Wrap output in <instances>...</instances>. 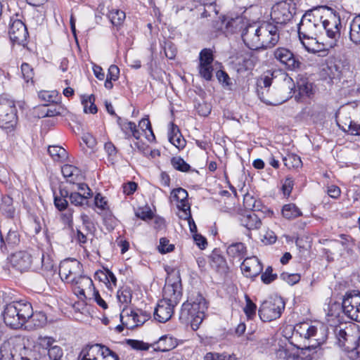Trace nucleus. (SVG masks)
<instances>
[{"label": "nucleus", "instance_id": "nucleus-1", "mask_svg": "<svg viewBox=\"0 0 360 360\" xmlns=\"http://www.w3.org/2000/svg\"><path fill=\"white\" fill-rule=\"evenodd\" d=\"M181 295V284L178 272L170 274L166 279L163 298L158 302L155 309V319L160 323L169 321L174 313V307L179 302Z\"/></svg>", "mask_w": 360, "mask_h": 360}, {"label": "nucleus", "instance_id": "nucleus-2", "mask_svg": "<svg viewBox=\"0 0 360 360\" xmlns=\"http://www.w3.org/2000/svg\"><path fill=\"white\" fill-rule=\"evenodd\" d=\"M286 338L298 349H316L326 340V328L320 323L311 325L307 322L300 323L294 326L292 335Z\"/></svg>", "mask_w": 360, "mask_h": 360}, {"label": "nucleus", "instance_id": "nucleus-3", "mask_svg": "<svg viewBox=\"0 0 360 360\" xmlns=\"http://www.w3.org/2000/svg\"><path fill=\"white\" fill-rule=\"evenodd\" d=\"M242 39L250 49H267L275 46L280 39L277 26L264 22L259 26L250 25L242 33Z\"/></svg>", "mask_w": 360, "mask_h": 360}, {"label": "nucleus", "instance_id": "nucleus-4", "mask_svg": "<svg viewBox=\"0 0 360 360\" xmlns=\"http://www.w3.org/2000/svg\"><path fill=\"white\" fill-rule=\"evenodd\" d=\"M0 360H45L34 357L33 352L25 346L24 338L13 337L0 346Z\"/></svg>", "mask_w": 360, "mask_h": 360}, {"label": "nucleus", "instance_id": "nucleus-5", "mask_svg": "<svg viewBox=\"0 0 360 360\" xmlns=\"http://www.w3.org/2000/svg\"><path fill=\"white\" fill-rule=\"evenodd\" d=\"M207 304L205 298L200 294L184 302L181 310L180 318L189 321L193 330L199 328L205 317Z\"/></svg>", "mask_w": 360, "mask_h": 360}, {"label": "nucleus", "instance_id": "nucleus-6", "mask_svg": "<svg viewBox=\"0 0 360 360\" xmlns=\"http://www.w3.org/2000/svg\"><path fill=\"white\" fill-rule=\"evenodd\" d=\"M326 8H314L307 11L298 24L299 37H311L322 33V18L327 14Z\"/></svg>", "mask_w": 360, "mask_h": 360}, {"label": "nucleus", "instance_id": "nucleus-7", "mask_svg": "<svg viewBox=\"0 0 360 360\" xmlns=\"http://www.w3.org/2000/svg\"><path fill=\"white\" fill-rule=\"evenodd\" d=\"M31 314V304L22 300L6 304L3 313L4 323L11 328L18 329L27 323Z\"/></svg>", "mask_w": 360, "mask_h": 360}, {"label": "nucleus", "instance_id": "nucleus-8", "mask_svg": "<svg viewBox=\"0 0 360 360\" xmlns=\"http://www.w3.org/2000/svg\"><path fill=\"white\" fill-rule=\"evenodd\" d=\"M279 83L273 87L272 96L262 98L267 101L268 105H278L292 98L295 84L293 79L285 72H280Z\"/></svg>", "mask_w": 360, "mask_h": 360}, {"label": "nucleus", "instance_id": "nucleus-9", "mask_svg": "<svg viewBox=\"0 0 360 360\" xmlns=\"http://www.w3.org/2000/svg\"><path fill=\"white\" fill-rule=\"evenodd\" d=\"M18 116L15 101L6 95L0 96V127L13 129Z\"/></svg>", "mask_w": 360, "mask_h": 360}, {"label": "nucleus", "instance_id": "nucleus-10", "mask_svg": "<svg viewBox=\"0 0 360 360\" xmlns=\"http://www.w3.org/2000/svg\"><path fill=\"white\" fill-rule=\"evenodd\" d=\"M284 308L285 303L281 297H271L262 303L258 311L259 316L264 322L271 321L281 316Z\"/></svg>", "mask_w": 360, "mask_h": 360}, {"label": "nucleus", "instance_id": "nucleus-11", "mask_svg": "<svg viewBox=\"0 0 360 360\" xmlns=\"http://www.w3.org/2000/svg\"><path fill=\"white\" fill-rule=\"evenodd\" d=\"M79 357L81 360H119L114 352L101 344L86 346L80 352Z\"/></svg>", "mask_w": 360, "mask_h": 360}, {"label": "nucleus", "instance_id": "nucleus-12", "mask_svg": "<svg viewBox=\"0 0 360 360\" xmlns=\"http://www.w3.org/2000/svg\"><path fill=\"white\" fill-rule=\"evenodd\" d=\"M342 308L348 318L360 322V292L352 290L346 292L342 298Z\"/></svg>", "mask_w": 360, "mask_h": 360}, {"label": "nucleus", "instance_id": "nucleus-13", "mask_svg": "<svg viewBox=\"0 0 360 360\" xmlns=\"http://www.w3.org/2000/svg\"><path fill=\"white\" fill-rule=\"evenodd\" d=\"M274 58L286 70L297 71L300 69L302 63L297 56L285 47H278L274 51Z\"/></svg>", "mask_w": 360, "mask_h": 360}, {"label": "nucleus", "instance_id": "nucleus-14", "mask_svg": "<svg viewBox=\"0 0 360 360\" xmlns=\"http://www.w3.org/2000/svg\"><path fill=\"white\" fill-rule=\"evenodd\" d=\"M82 264L76 259H65L59 266V275L63 281L73 284L81 276Z\"/></svg>", "mask_w": 360, "mask_h": 360}, {"label": "nucleus", "instance_id": "nucleus-15", "mask_svg": "<svg viewBox=\"0 0 360 360\" xmlns=\"http://www.w3.org/2000/svg\"><path fill=\"white\" fill-rule=\"evenodd\" d=\"M150 318V314L141 310H132L124 307L120 313V321L127 328L133 329L143 324Z\"/></svg>", "mask_w": 360, "mask_h": 360}, {"label": "nucleus", "instance_id": "nucleus-16", "mask_svg": "<svg viewBox=\"0 0 360 360\" xmlns=\"http://www.w3.org/2000/svg\"><path fill=\"white\" fill-rule=\"evenodd\" d=\"M293 10L290 1H279L271 8V19L276 24H286L292 18Z\"/></svg>", "mask_w": 360, "mask_h": 360}, {"label": "nucleus", "instance_id": "nucleus-17", "mask_svg": "<svg viewBox=\"0 0 360 360\" xmlns=\"http://www.w3.org/2000/svg\"><path fill=\"white\" fill-rule=\"evenodd\" d=\"M188 195L187 191L182 188L173 189L171 192L170 200L176 204L180 211L179 216L181 219L191 217V206L188 202Z\"/></svg>", "mask_w": 360, "mask_h": 360}, {"label": "nucleus", "instance_id": "nucleus-18", "mask_svg": "<svg viewBox=\"0 0 360 360\" xmlns=\"http://www.w3.org/2000/svg\"><path fill=\"white\" fill-rule=\"evenodd\" d=\"M322 32L324 30L331 40L337 41L340 36L341 22L339 16L330 13L322 18Z\"/></svg>", "mask_w": 360, "mask_h": 360}, {"label": "nucleus", "instance_id": "nucleus-19", "mask_svg": "<svg viewBox=\"0 0 360 360\" xmlns=\"http://www.w3.org/2000/svg\"><path fill=\"white\" fill-rule=\"evenodd\" d=\"M56 340L49 336H39L37 338V344L41 348L48 351V355L51 360H60L63 352L62 348L56 345Z\"/></svg>", "mask_w": 360, "mask_h": 360}, {"label": "nucleus", "instance_id": "nucleus-20", "mask_svg": "<svg viewBox=\"0 0 360 360\" xmlns=\"http://www.w3.org/2000/svg\"><path fill=\"white\" fill-rule=\"evenodd\" d=\"M10 262L14 269L20 272H23L30 268L32 262H34V259H32V255L29 252L19 251L11 255Z\"/></svg>", "mask_w": 360, "mask_h": 360}, {"label": "nucleus", "instance_id": "nucleus-21", "mask_svg": "<svg viewBox=\"0 0 360 360\" xmlns=\"http://www.w3.org/2000/svg\"><path fill=\"white\" fill-rule=\"evenodd\" d=\"M72 285L74 287L75 293L81 298H86V294L90 295L96 290L91 278L84 275L79 276Z\"/></svg>", "mask_w": 360, "mask_h": 360}, {"label": "nucleus", "instance_id": "nucleus-22", "mask_svg": "<svg viewBox=\"0 0 360 360\" xmlns=\"http://www.w3.org/2000/svg\"><path fill=\"white\" fill-rule=\"evenodd\" d=\"M278 73V72L276 71L267 72V75H266L262 80L257 84V95L259 99L266 104L267 101L262 98V95L264 98H271V96H272L273 88H271V85L273 81L277 77L276 75Z\"/></svg>", "mask_w": 360, "mask_h": 360}, {"label": "nucleus", "instance_id": "nucleus-23", "mask_svg": "<svg viewBox=\"0 0 360 360\" xmlns=\"http://www.w3.org/2000/svg\"><path fill=\"white\" fill-rule=\"evenodd\" d=\"M240 268L247 277H255L262 272L263 266L257 257H251L244 259Z\"/></svg>", "mask_w": 360, "mask_h": 360}, {"label": "nucleus", "instance_id": "nucleus-24", "mask_svg": "<svg viewBox=\"0 0 360 360\" xmlns=\"http://www.w3.org/2000/svg\"><path fill=\"white\" fill-rule=\"evenodd\" d=\"M9 36L11 40L17 42H23L28 34L27 27L20 20L13 22L9 29Z\"/></svg>", "mask_w": 360, "mask_h": 360}, {"label": "nucleus", "instance_id": "nucleus-25", "mask_svg": "<svg viewBox=\"0 0 360 360\" xmlns=\"http://www.w3.org/2000/svg\"><path fill=\"white\" fill-rule=\"evenodd\" d=\"M241 225L248 230L258 229L262 225L259 217L253 212H246L240 218Z\"/></svg>", "mask_w": 360, "mask_h": 360}, {"label": "nucleus", "instance_id": "nucleus-26", "mask_svg": "<svg viewBox=\"0 0 360 360\" xmlns=\"http://www.w3.org/2000/svg\"><path fill=\"white\" fill-rule=\"evenodd\" d=\"M61 172L67 181L72 184L83 179L80 169L71 165H63L61 168Z\"/></svg>", "mask_w": 360, "mask_h": 360}, {"label": "nucleus", "instance_id": "nucleus-27", "mask_svg": "<svg viewBox=\"0 0 360 360\" xmlns=\"http://www.w3.org/2000/svg\"><path fill=\"white\" fill-rule=\"evenodd\" d=\"M168 131L169 142L177 148H183L185 146L186 141L180 133L179 127L174 123H170Z\"/></svg>", "mask_w": 360, "mask_h": 360}, {"label": "nucleus", "instance_id": "nucleus-28", "mask_svg": "<svg viewBox=\"0 0 360 360\" xmlns=\"http://www.w3.org/2000/svg\"><path fill=\"white\" fill-rule=\"evenodd\" d=\"M27 323L29 324L27 327L31 328H41L46 323V316L41 311L34 313L31 306V314L27 317Z\"/></svg>", "mask_w": 360, "mask_h": 360}, {"label": "nucleus", "instance_id": "nucleus-29", "mask_svg": "<svg viewBox=\"0 0 360 360\" xmlns=\"http://www.w3.org/2000/svg\"><path fill=\"white\" fill-rule=\"evenodd\" d=\"M117 123L121 127L122 131L125 134L126 138L131 136L139 139L140 137L139 131L136 129V125L133 122H122L121 117H117Z\"/></svg>", "mask_w": 360, "mask_h": 360}, {"label": "nucleus", "instance_id": "nucleus-30", "mask_svg": "<svg viewBox=\"0 0 360 360\" xmlns=\"http://www.w3.org/2000/svg\"><path fill=\"white\" fill-rule=\"evenodd\" d=\"M0 212L8 218L14 217L15 208L13 205V200L10 196L5 195L2 197L0 203Z\"/></svg>", "mask_w": 360, "mask_h": 360}, {"label": "nucleus", "instance_id": "nucleus-31", "mask_svg": "<svg viewBox=\"0 0 360 360\" xmlns=\"http://www.w3.org/2000/svg\"><path fill=\"white\" fill-rule=\"evenodd\" d=\"M226 252L229 257L240 261L246 254V247L243 243H232L228 246Z\"/></svg>", "mask_w": 360, "mask_h": 360}, {"label": "nucleus", "instance_id": "nucleus-32", "mask_svg": "<svg viewBox=\"0 0 360 360\" xmlns=\"http://www.w3.org/2000/svg\"><path fill=\"white\" fill-rule=\"evenodd\" d=\"M20 238L17 231L11 229L6 236L1 233L0 248L3 251L4 248L6 249V245L13 247L18 244Z\"/></svg>", "mask_w": 360, "mask_h": 360}, {"label": "nucleus", "instance_id": "nucleus-33", "mask_svg": "<svg viewBox=\"0 0 360 360\" xmlns=\"http://www.w3.org/2000/svg\"><path fill=\"white\" fill-rule=\"evenodd\" d=\"M350 39L356 44H360V15L356 16L350 24Z\"/></svg>", "mask_w": 360, "mask_h": 360}, {"label": "nucleus", "instance_id": "nucleus-34", "mask_svg": "<svg viewBox=\"0 0 360 360\" xmlns=\"http://www.w3.org/2000/svg\"><path fill=\"white\" fill-rule=\"evenodd\" d=\"M67 197L69 198L67 190L60 189L59 194L54 193V205L58 210L62 211L66 209L68 204Z\"/></svg>", "mask_w": 360, "mask_h": 360}, {"label": "nucleus", "instance_id": "nucleus-35", "mask_svg": "<svg viewBox=\"0 0 360 360\" xmlns=\"http://www.w3.org/2000/svg\"><path fill=\"white\" fill-rule=\"evenodd\" d=\"M282 214L287 219H294L302 214L300 210L292 203L285 205L282 209Z\"/></svg>", "mask_w": 360, "mask_h": 360}, {"label": "nucleus", "instance_id": "nucleus-36", "mask_svg": "<svg viewBox=\"0 0 360 360\" xmlns=\"http://www.w3.org/2000/svg\"><path fill=\"white\" fill-rule=\"evenodd\" d=\"M48 152L54 161L62 162L68 158L65 149L58 146H49Z\"/></svg>", "mask_w": 360, "mask_h": 360}, {"label": "nucleus", "instance_id": "nucleus-37", "mask_svg": "<svg viewBox=\"0 0 360 360\" xmlns=\"http://www.w3.org/2000/svg\"><path fill=\"white\" fill-rule=\"evenodd\" d=\"M299 94L301 96L311 97L314 94V85L305 79H302L297 82Z\"/></svg>", "mask_w": 360, "mask_h": 360}, {"label": "nucleus", "instance_id": "nucleus-38", "mask_svg": "<svg viewBox=\"0 0 360 360\" xmlns=\"http://www.w3.org/2000/svg\"><path fill=\"white\" fill-rule=\"evenodd\" d=\"M39 98L44 102V105L57 103L59 99L58 94L56 91H41L39 92Z\"/></svg>", "mask_w": 360, "mask_h": 360}, {"label": "nucleus", "instance_id": "nucleus-39", "mask_svg": "<svg viewBox=\"0 0 360 360\" xmlns=\"http://www.w3.org/2000/svg\"><path fill=\"white\" fill-rule=\"evenodd\" d=\"M39 262H41V269L46 272L52 271L54 268L53 261L48 255L42 253L41 256L35 257L34 263L37 264Z\"/></svg>", "mask_w": 360, "mask_h": 360}, {"label": "nucleus", "instance_id": "nucleus-40", "mask_svg": "<svg viewBox=\"0 0 360 360\" xmlns=\"http://www.w3.org/2000/svg\"><path fill=\"white\" fill-rule=\"evenodd\" d=\"M84 193L71 192L69 195V200L71 204L75 206H88L89 198L84 195Z\"/></svg>", "mask_w": 360, "mask_h": 360}, {"label": "nucleus", "instance_id": "nucleus-41", "mask_svg": "<svg viewBox=\"0 0 360 360\" xmlns=\"http://www.w3.org/2000/svg\"><path fill=\"white\" fill-rule=\"evenodd\" d=\"M283 164L289 169L298 168L302 166L300 158L295 154H289L283 158Z\"/></svg>", "mask_w": 360, "mask_h": 360}, {"label": "nucleus", "instance_id": "nucleus-42", "mask_svg": "<svg viewBox=\"0 0 360 360\" xmlns=\"http://www.w3.org/2000/svg\"><path fill=\"white\" fill-rule=\"evenodd\" d=\"M108 18H110L112 25L118 26L124 22L126 18V15L124 11L115 9L110 11Z\"/></svg>", "mask_w": 360, "mask_h": 360}, {"label": "nucleus", "instance_id": "nucleus-43", "mask_svg": "<svg viewBox=\"0 0 360 360\" xmlns=\"http://www.w3.org/2000/svg\"><path fill=\"white\" fill-rule=\"evenodd\" d=\"M94 102L95 97L94 95L89 96L86 98H83L82 104L84 105V110L85 112H90L92 114L97 112V107L94 104Z\"/></svg>", "mask_w": 360, "mask_h": 360}, {"label": "nucleus", "instance_id": "nucleus-44", "mask_svg": "<svg viewBox=\"0 0 360 360\" xmlns=\"http://www.w3.org/2000/svg\"><path fill=\"white\" fill-rule=\"evenodd\" d=\"M171 164L172 167L180 172H188L191 167L187 164L181 157H174L171 159Z\"/></svg>", "mask_w": 360, "mask_h": 360}, {"label": "nucleus", "instance_id": "nucleus-45", "mask_svg": "<svg viewBox=\"0 0 360 360\" xmlns=\"http://www.w3.org/2000/svg\"><path fill=\"white\" fill-rule=\"evenodd\" d=\"M131 290L127 288L117 291V298L118 302L122 304H125V306H127V304L131 302Z\"/></svg>", "mask_w": 360, "mask_h": 360}, {"label": "nucleus", "instance_id": "nucleus-46", "mask_svg": "<svg viewBox=\"0 0 360 360\" xmlns=\"http://www.w3.org/2000/svg\"><path fill=\"white\" fill-rule=\"evenodd\" d=\"M199 60V65H212L214 60V58L211 49H202L200 53Z\"/></svg>", "mask_w": 360, "mask_h": 360}, {"label": "nucleus", "instance_id": "nucleus-47", "mask_svg": "<svg viewBox=\"0 0 360 360\" xmlns=\"http://www.w3.org/2000/svg\"><path fill=\"white\" fill-rule=\"evenodd\" d=\"M317 36H312L311 37H299L304 49L309 52H316V49L315 46L316 45Z\"/></svg>", "mask_w": 360, "mask_h": 360}, {"label": "nucleus", "instance_id": "nucleus-48", "mask_svg": "<svg viewBox=\"0 0 360 360\" xmlns=\"http://www.w3.org/2000/svg\"><path fill=\"white\" fill-rule=\"evenodd\" d=\"M158 347L160 350L165 352L173 348L172 338L167 335L162 336L157 342Z\"/></svg>", "mask_w": 360, "mask_h": 360}, {"label": "nucleus", "instance_id": "nucleus-49", "mask_svg": "<svg viewBox=\"0 0 360 360\" xmlns=\"http://www.w3.org/2000/svg\"><path fill=\"white\" fill-rule=\"evenodd\" d=\"M245 301L246 305L244 307L243 310L247 317L251 319L256 314L257 306L255 304L252 302V301L248 295H245Z\"/></svg>", "mask_w": 360, "mask_h": 360}, {"label": "nucleus", "instance_id": "nucleus-50", "mask_svg": "<svg viewBox=\"0 0 360 360\" xmlns=\"http://www.w3.org/2000/svg\"><path fill=\"white\" fill-rule=\"evenodd\" d=\"M200 75L206 79L210 81L212 77L213 68L212 65H199L198 66Z\"/></svg>", "mask_w": 360, "mask_h": 360}, {"label": "nucleus", "instance_id": "nucleus-51", "mask_svg": "<svg viewBox=\"0 0 360 360\" xmlns=\"http://www.w3.org/2000/svg\"><path fill=\"white\" fill-rule=\"evenodd\" d=\"M174 245L169 243V240L167 238H161L160 239V245L158 250L162 254H165L173 251Z\"/></svg>", "mask_w": 360, "mask_h": 360}, {"label": "nucleus", "instance_id": "nucleus-52", "mask_svg": "<svg viewBox=\"0 0 360 360\" xmlns=\"http://www.w3.org/2000/svg\"><path fill=\"white\" fill-rule=\"evenodd\" d=\"M204 360H239L235 354L229 356H221L219 354L207 353Z\"/></svg>", "mask_w": 360, "mask_h": 360}, {"label": "nucleus", "instance_id": "nucleus-53", "mask_svg": "<svg viewBox=\"0 0 360 360\" xmlns=\"http://www.w3.org/2000/svg\"><path fill=\"white\" fill-rule=\"evenodd\" d=\"M76 186V189L74 192L84 193V195L86 196L87 198H91L93 195V193L91 190L89 188L87 184L84 183H77L75 184Z\"/></svg>", "mask_w": 360, "mask_h": 360}, {"label": "nucleus", "instance_id": "nucleus-54", "mask_svg": "<svg viewBox=\"0 0 360 360\" xmlns=\"http://www.w3.org/2000/svg\"><path fill=\"white\" fill-rule=\"evenodd\" d=\"M21 72L24 79L28 82L32 80L34 76L33 69L28 63H22L21 65Z\"/></svg>", "mask_w": 360, "mask_h": 360}, {"label": "nucleus", "instance_id": "nucleus-55", "mask_svg": "<svg viewBox=\"0 0 360 360\" xmlns=\"http://www.w3.org/2000/svg\"><path fill=\"white\" fill-rule=\"evenodd\" d=\"M273 269L271 266H268L265 271L262 274L261 278L263 283L265 284H269L274 281L277 275L272 273Z\"/></svg>", "mask_w": 360, "mask_h": 360}, {"label": "nucleus", "instance_id": "nucleus-56", "mask_svg": "<svg viewBox=\"0 0 360 360\" xmlns=\"http://www.w3.org/2000/svg\"><path fill=\"white\" fill-rule=\"evenodd\" d=\"M216 77L218 81L221 83L223 86H229L232 84L229 75L221 70L217 72Z\"/></svg>", "mask_w": 360, "mask_h": 360}, {"label": "nucleus", "instance_id": "nucleus-57", "mask_svg": "<svg viewBox=\"0 0 360 360\" xmlns=\"http://www.w3.org/2000/svg\"><path fill=\"white\" fill-rule=\"evenodd\" d=\"M281 277L290 285L296 284L300 280V276L297 274H289L288 273H283Z\"/></svg>", "mask_w": 360, "mask_h": 360}, {"label": "nucleus", "instance_id": "nucleus-58", "mask_svg": "<svg viewBox=\"0 0 360 360\" xmlns=\"http://www.w3.org/2000/svg\"><path fill=\"white\" fill-rule=\"evenodd\" d=\"M136 216L141 219H151L153 218V212L149 207L139 208L136 212Z\"/></svg>", "mask_w": 360, "mask_h": 360}, {"label": "nucleus", "instance_id": "nucleus-59", "mask_svg": "<svg viewBox=\"0 0 360 360\" xmlns=\"http://www.w3.org/2000/svg\"><path fill=\"white\" fill-rule=\"evenodd\" d=\"M139 126L143 130L148 129L149 131V132L151 134V137H152L151 139L150 138H148V140L149 141L152 142L155 139V135L152 130L151 124H150V122L148 118H143L139 122Z\"/></svg>", "mask_w": 360, "mask_h": 360}, {"label": "nucleus", "instance_id": "nucleus-60", "mask_svg": "<svg viewBox=\"0 0 360 360\" xmlns=\"http://www.w3.org/2000/svg\"><path fill=\"white\" fill-rule=\"evenodd\" d=\"M293 188V180L291 177H287L281 187V190L284 195L289 196Z\"/></svg>", "mask_w": 360, "mask_h": 360}, {"label": "nucleus", "instance_id": "nucleus-61", "mask_svg": "<svg viewBox=\"0 0 360 360\" xmlns=\"http://www.w3.org/2000/svg\"><path fill=\"white\" fill-rule=\"evenodd\" d=\"M256 200L250 194L244 195L243 204L246 209L256 210Z\"/></svg>", "mask_w": 360, "mask_h": 360}, {"label": "nucleus", "instance_id": "nucleus-62", "mask_svg": "<svg viewBox=\"0 0 360 360\" xmlns=\"http://www.w3.org/2000/svg\"><path fill=\"white\" fill-rule=\"evenodd\" d=\"M335 335L339 341V344L340 345H344L345 342L347 340V333L345 329H342L341 327H336L335 329Z\"/></svg>", "mask_w": 360, "mask_h": 360}, {"label": "nucleus", "instance_id": "nucleus-63", "mask_svg": "<svg viewBox=\"0 0 360 360\" xmlns=\"http://www.w3.org/2000/svg\"><path fill=\"white\" fill-rule=\"evenodd\" d=\"M119 75H120V69L118 68V67L115 65H112L110 66V68L108 69V73L107 75L106 78L110 79L113 81H116L119 78Z\"/></svg>", "mask_w": 360, "mask_h": 360}, {"label": "nucleus", "instance_id": "nucleus-64", "mask_svg": "<svg viewBox=\"0 0 360 360\" xmlns=\"http://www.w3.org/2000/svg\"><path fill=\"white\" fill-rule=\"evenodd\" d=\"M193 239L195 243V244L201 249L204 250L205 249L207 242L205 237H203L202 235L198 233H195L193 235Z\"/></svg>", "mask_w": 360, "mask_h": 360}]
</instances>
